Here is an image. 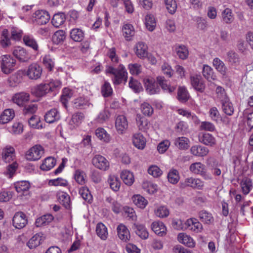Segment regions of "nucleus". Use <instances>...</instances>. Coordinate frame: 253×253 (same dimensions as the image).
<instances>
[{"label":"nucleus","mask_w":253,"mask_h":253,"mask_svg":"<svg viewBox=\"0 0 253 253\" xmlns=\"http://www.w3.org/2000/svg\"><path fill=\"white\" fill-rule=\"evenodd\" d=\"M133 145L138 149L142 150L146 145V139L140 132H137L133 134L132 137Z\"/></svg>","instance_id":"19"},{"label":"nucleus","mask_w":253,"mask_h":253,"mask_svg":"<svg viewBox=\"0 0 253 253\" xmlns=\"http://www.w3.org/2000/svg\"><path fill=\"white\" fill-rule=\"evenodd\" d=\"M56 163V161L54 158L49 157L44 159L40 168L42 170L48 171L55 166Z\"/></svg>","instance_id":"42"},{"label":"nucleus","mask_w":253,"mask_h":253,"mask_svg":"<svg viewBox=\"0 0 253 253\" xmlns=\"http://www.w3.org/2000/svg\"><path fill=\"white\" fill-rule=\"evenodd\" d=\"M72 106L74 109L83 110L92 108L93 105L87 96L82 95L75 98L72 101Z\"/></svg>","instance_id":"4"},{"label":"nucleus","mask_w":253,"mask_h":253,"mask_svg":"<svg viewBox=\"0 0 253 253\" xmlns=\"http://www.w3.org/2000/svg\"><path fill=\"white\" fill-rule=\"evenodd\" d=\"M177 239L180 243L189 248H194L195 246V242L193 239L184 233H179Z\"/></svg>","instance_id":"23"},{"label":"nucleus","mask_w":253,"mask_h":253,"mask_svg":"<svg viewBox=\"0 0 253 253\" xmlns=\"http://www.w3.org/2000/svg\"><path fill=\"white\" fill-rule=\"evenodd\" d=\"M66 16L63 12L55 14L52 19V24L55 27H59L65 21Z\"/></svg>","instance_id":"38"},{"label":"nucleus","mask_w":253,"mask_h":253,"mask_svg":"<svg viewBox=\"0 0 253 253\" xmlns=\"http://www.w3.org/2000/svg\"><path fill=\"white\" fill-rule=\"evenodd\" d=\"M206 168L205 166L200 162L192 164L189 168L190 170L193 173L200 174Z\"/></svg>","instance_id":"53"},{"label":"nucleus","mask_w":253,"mask_h":253,"mask_svg":"<svg viewBox=\"0 0 253 253\" xmlns=\"http://www.w3.org/2000/svg\"><path fill=\"white\" fill-rule=\"evenodd\" d=\"M0 44L3 48H6L11 45L8 31L7 29H3L2 31Z\"/></svg>","instance_id":"49"},{"label":"nucleus","mask_w":253,"mask_h":253,"mask_svg":"<svg viewBox=\"0 0 253 253\" xmlns=\"http://www.w3.org/2000/svg\"><path fill=\"white\" fill-rule=\"evenodd\" d=\"M74 95V91L68 88H64L62 90V94L61 96V101L65 106L67 101Z\"/></svg>","instance_id":"52"},{"label":"nucleus","mask_w":253,"mask_h":253,"mask_svg":"<svg viewBox=\"0 0 253 253\" xmlns=\"http://www.w3.org/2000/svg\"><path fill=\"white\" fill-rule=\"evenodd\" d=\"M65 33L62 30H58L56 31L52 36V41L56 44H58L63 42L65 39Z\"/></svg>","instance_id":"56"},{"label":"nucleus","mask_w":253,"mask_h":253,"mask_svg":"<svg viewBox=\"0 0 253 253\" xmlns=\"http://www.w3.org/2000/svg\"><path fill=\"white\" fill-rule=\"evenodd\" d=\"M101 92L104 97H109L112 94L113 89L108 82L105 81L104 84L102 85Z\"/></svg>","instance_id":"54"},{"label":"nucleus","mask_w":253,"mask_h":253,"mask_svg":"<svg viewBox=\"0 0 253 253\" xmlns=\"http://www.w3.org/2000/svg\"><path fill=\"white\" fill-rule=\"evenodd\" d=\"M135 52L137 56L140 58H144L148 54L147 46L143 42H138L135 47Z\"/></svg>","instance_id":"26"},{"label":"nucleus","mask_w":253,"mask_h":253,"mask_svg":"<svg viewBox=\"0 0 253 253\" xmlns=\"http://www.w3.org/2000/svg\"><path fill=\"white\" fill-rule=\"evenodd\" d=\"M190 152L192 154L198 157H204L208 155L209 150L208 148L201 146L194 145L191 147Z\"/></svg>","instance_id":"25"},{"label":"nucleus","mask_w":253,"mask_h":253,"mask_svg":"<svg viewBox=\"0 0 253 253\" xmlns=\"http://www.w3.org/2000/svg\"><path fill=\"white\" fill-rule=\"evenodd\" d=\"M168 179L170 183L172 184L176 183L179 179L178 171L176 169L171 170L168 174Z\"/></svg>","instance_id":"63"},{"label":"nucleus","mask_w":253,"mask_h":253,"mask_svg":"<svg viewBox=\"0 0 253 253\" xmlns=\"http://www.w3.org/2000/svg\"><path fill=\"white\" fill-rule=\"evenodd\" d=\"M84 118V116L83 113L77 112L72 115L71 124H74L78 126L82 123Z\"/></svg>","instance_id":"64"},{"label":"nucleus","mask_w":253,"mask_h":253,"mask_svg":"<svg viewBox=\"0 0 253 253\" xmlns=\"http://www.w3.org/2000/svg\"><path fill=\"white\" fill-rule=\"evenodd\" d=\"M133 203L138 208L143 209L148 204V201L140 195H134L132 198Z\"/></svg>","instance_id":"46"},{"label":"nucleus","mask_w":253,"mask_h":253,"mask_svg":"<svg viewBox=\"0 0 253 253\" xmlns=\"http://www.w3.org/2000/svg\"><path fill=\"white\" fill-rule=\"evenodd\" d=\"M123 35L127 41H129L134 35L135 30L133 26L130 24H125L122 28Z\"/></svg>","instance_id":"35"},{"label":"nucleus","mask_w":253,"mask_h":253,"mask_svg":"<svg viewBox=\"0 0 253 253\" xmlns=\"http://www.w3.org/2000/svg\"><path fill=\"white\" fill-rule=\"evenodd\" d=\"M42 241V237L39 234H36L28 241L27 245L30 249H34L40 245Z\"/></svg>","instance_id":"40"},{"label":"nucleus","mask_w":253,"mask_h":253,"mask_svg":"<svg viewBox=\"0 0 253 253\" xmlns=\"http://www.w3.org/2000/svg\"><path fill=\"white\" fill-rule=\"evenodd\" d=\"M215 93L217 97L219 99L220 102H222L225 100L229 99V97L227 96L225 90L223 87L221 86H218L216 88Z\"/></svg>","instance_id":"61"},{"label":"nucleus","mask_w":253,"mask_h":253,"mask_svg":"<svg viewBox=\"0 0 253 253\" xmlns=\"http://www.w3.org/2000/svg\"><path fill=\"white\" fill-rule=\"evenodd\" d=\"M223 112L228 116H232L234 112L232 103L230 101L229 98L221 102Z\"/></svg>","instance_id":"44"},{"label":"nucleus","mask_w":253,"mask_h":253,"mask_svg":"<svg viewBox=\"0 0 253 253\" xmlns=\"http://www.w3.org/2000/svg\"><path fill=\"white\" fill-rule=\"evenodd\" d=\"M46 84H41L33 87L31 89L32 94L37 97H42L49 92Z\"/></svg>","instance_id":"12"},{"label":"nucleus","mask_w":253,"mask_h":253,"mask_svg":"<svg viewBox=\"0 0 253 253\" xmlns=\"http://www.w3.org/2000/svg\"><path fill=\"white\" fill-rule=\"evenodd\" d=\"M95 135L100 140L109 142L110 141V136L106 131L102 127H99L95 130Z\"/></svg>","instance_id":"47"},{"label":"nucleus","mask_w":253,"mask_h":253,"mask_svg":"<svg viewBox=\"0 0 253 253\" xmlns=\"http://www.w3.org/2000/svg\"><path fill=\"white\" fill-rule=\"evenodd\" d=\"M137 126L139 130L146 131L150 126V124L148 120L140 115H137L136 118Z\"/></svg>","instance_id":"30"},{"label":"nucleus","mask_w":253,"mask_h":253,"mask_svg":"<svg viewBox=\"0 0 253 253\" xmlns=\"http://www.w3.org/2000/svg\"><path fill=\"white\" fill-rule=\"evenodd\" d=\"M155 213L160 218H165L169 215V212L165 206H160L155 210Z\"/></svg>","instance_id":"62"},{"label":"nucleus","mask_w":253,"mask_h":253,"mask_svg":"<svg viewBox=\"0 0 253 253\" xmlns=\"http://www.w3.org/2000/svg\"><path fill=\"white\" fill-rule=\"evenodd\" d=\"M50 15L45 10L36 11L33 15V21L39 25L46 24L50 19Z\"/></svg>","instance_id":"7"},{"label":"nucleus","mask_w":253,"mask_h":253,"mask_svg":"<svg viewBox=\"0 0 253 253\" xmlns=\"http://www.w3.org/2000/svg\"><path fill=\"white\" fill-rule=\"evenodd\" d=\"M23 41L26 46L31 48L35 52H39V45L37 40L33 36L25 35L23 37Z\"/></svg>","instance_id":"14"},{"label":"nucleus","mask_w":253,"mask_h":253,"mask_svg":"<svg viewBox=\"0 0 253 253\" xmlns=\"http://www.w3.org/2000/svg\"><path fill=\"white\" fill-rule=\"evenodd\" d=\"M58 200L66 209L70 208V197L69 195L63 191L57 194Z\"/></svg>","instance_id":"33"},{"label":"nucleus","mask_w":253,"mask_h":253,"mask_svg":"<svg viewBox=\"0 0 253 253\" xmlns=\"http://www.w3.org/2000/svg\"><path fill=\"white\" fill-rule=\"evenodd\" d=\"M43 154V147L40 145H36L26 152V158L29 161H38L41 158Z\"/></svg>","instance_id":"3"},{"label":"nucleus","mask_w":253,"mask_h":253,"mask_svg":"<svg viewBox=\"0 0 253 253\" xmlns=\"http://www.w3.org/2000/svg\"><path fill=\"white\" fill-rule=\"evenodd\" d=\"M96 232L97 235L103 240H106L108 237V231L106 226L102 223H99L97 224L96 227Z\"/></svg>","instance_id":"48"},{"label":"nucleus","mask_w":253,"mask_h":253,"mask_svg":"<svg viewBox=\"0 0 253 253\" xmlns=\"http://www.w3.org/2000/svg\"><path fill=\"white\" fill-rule=\"evenodd\" d=\"M132 228L135 233L141 238L146 239L148 237L149 233L143 225L134 223L133 225Z\"/></svg>","instance_id":"29"},{"label":"nucleus","mask_w":253,"mask_h":253,"mask_svg":"<svg viewBox=\"0 0 253 253\" xmlns=\"http://www.w3.org/2000/svg\"><path fill=\"white\" fill-rule=\"evenodd\" d=\"M42 68L37 64L30 65L28 69L27 75L31 79H39L42 73Z\"/></svg>","instance_id":"11"},{"label":"nucleus","mask_w":253,"mask_h":253,"mask_svg":"<svg viewBox=\"0 0 253 253\" xmlns=\"http://www.w3.org/2000/svg\"><path fill=\"white\" fill-rule=\"evenodd\" d=\"M188 125L184 121H180L177 123L174 127L176 132L180 134H184L188 130Z\"/></svg>","instance_id":"57"},{"label":"nucleus","mask_w":253,"mask_h":253,"mask_svg":"<svg viewBox=\"0 0 253 253\" xmlns=\"http://www.w3.org/2000/svg\"><path fill=\"white\" fill-rule=\"evenodd\" d=\"M213 65L215 69L222 76H225L227 72V67L224 63L218 58L213 60Z\"/></svg>","instance_id":"36"},{"label":"nucleus","mask_w":253,"mask_h":253,"mask_svg":"<svg viewBox=\"0 0 253 253\" xmlns=\"http://www.w3.org/2000/svg\"><path fill=\"white\" fill-rule=\"evenodd\" d=\"M70 37L75 42H81L84 38V32L80 28H73L70 32Z\"/></svg>","instance_id":"24"},{"label":"nucleus","mask_w":253,"mask_h":253,"mask_svg":"<svg viewBox=\"0 0 253 253\" xmlns=\"http://www.w3.org/2000/svg\"><path fill=\"white\" fill-rule=\"evenodd\" d=\"M13 54L16 58L22 62L27 61L29 58L26 50L22 47H17L13 50Z\"/></svg>","instance_id":"27"},{"label":"nucleus","mask_w":253,"mask_h":253,"mask_svg":"<svg viewBox=\"0 0 253 253\" xmlns=\"http://www.w3.org/2000/svg\"><path fill=\"white\" fill-rule=\"evenodd\" d=\"M106 73L112 75V80L115 85L121 84H126L127 80V73L125 67L120 64L118 67L115 65H108L106 66Z\"/></svg>","instance_id":"1"},{"label":"nucleus","mask_w":253,"mask_h":253,"mask_svg":"<svg viewBox=\"0 0 253 253\" xmlns=\"http://www.w3.org/2000/svg\"><path fill=\"white\" fill-rule=\"evenodd\" d=\"M60 119L59 112L56 108H53L48 111L44 115L45 121L49 124L53 123Z\"/></svg>","instance_id":"16"},{"label":"nucleus","mask_w":253,"mask_h":253,"mask_svg":"<svg viewBox=\"0 0 253 253\" xmlns=\"http://www.w3.org/2000/svg\"><path fill=\"white\" fill-rule=\"evenodd\" d=\"M119 238L124 242H127L130 238L129 231L123 224L119 225L117 228Z\"/></svg>","instance_id":"20"},{"label":"nucleus","mask_w":253,"mask_h":253,"mask_svg":"<svg viewBox=\"0 0 253 253\" xmlns=\"http://www.w3.org/2000/svg\"><path fill=\"white\" fill-rule=\"evenodd\" d=\"M145 25L146 28L150 31H153L156 25L155 18L154 15L148 14L145 16Z\"/></svg>","instance_id":"51"},{"label":"nucleus","mask_w":253,"mask_h":253,"mask_svg":"<svg viewBox=\"0 0 253 253\" xmlns=\"http://www.w3.org/2000/svg\"><path fill=\"white\" fill-rule=\"evenodd\" d=\"M15 158V150L12 147H6L2 150V158L6 163H9Z\"/></svg>","instance_id":"28"},{"label":"nucleus","mask_w":253,"mask_h":253,"mask_svg":"<svg viewBox=\"0 0 253 253\" xmlns=\"http://www.w3.org/2000/svg\"><path fill=\"white\" fill-rule=\"evenodd\" d=\"M189 98L187 90L184 87H179L177 92V99L181 102H186Z\"/></svg>","instance_id":"55"},{"label":"nucleus","mask_w":253,"mask_h":253,"mask_svg":"<svg viewBox=\"0 0 253 253\" xmlns=\"http://www.w3.org/2000/svg\"><path fill=\"white\" fill-rule=\"evenodd\" d=\"M203 75L209 81H211L216 79L213 69L209 65H204L203 68Z\"/></svg>","instance_id":"43"},{"label":"nucleus","mask_w":253,"mask_h":253,"mask_svg":"<svg viewBox=\"0 0 253 253\" xmlns=\"http://www.w3.org/2000/svg\"><path fill=\"white\" fill-rule=\"evenodd\" d=\"M180 184L182 188L190 187L194 189H201L204 186V182L199 178L188 177L186 178L184 181L181 182Z\"/></svg>","instance_id":"9"},{"label":"nucleus","mask_w":253,"mask_h":253,"mask_svg":"<svg viewBox=\"0 0 253 253\" xmlns=\"http://www.w3.org/2000/svg\"><path fill=\"white\" fill-rule=\"evenodd\" d=\"M29 126L36 129H41L42 128V125L40 118L36 115H32L28 120Z\"/></svg>","instance_id":"50"},{"label":"nucleus","mask_w":253,"mask_h":253,"mask_svg":"<svg viewBox=\"0 0 253 253\" xmlns=\"http://www.w3.org/2000/svg\"><path fill=\"white\" fill-rule=\"evenodd\" d=\"M164 2L168 12L171 14H174L177 9L175 0H164Z\"/></svg>","instance_id":"59"},{"label":"nucleus","mask_w":253,"mask_h":253,"mask_svg":"<svg viewBox=\"0 0 253 253\" xmlns=\"http://www.w3.org/2000/svg\"><path fill=\"white\" fill-rule=\"evenodd\" d=\"M199 128L201 130L210 132H213L216 130V127L214 125L208 121H203L201 122Z\"/></svg>","instance_id":"58"},{"label":"nucleus","mask_w":253,"mask_h":253,"mask_svg":"<svg viewBox=\"0 0 253 253\" xmlns=\"http://www.w3.org/2000/svg\"><path fill=\"white\" fill-rule=\"evenodd\" d=\"M128 127L126 117L123 115L117 116L115 120V128L119 134H124L126 132Z\"/></svg>","instance_id":"5"},{"label":"nucleus","mask_w":253,"mask_h":253,"mask_svg":"<svg viewBox=\"0 0 253 253\" xmlns=\"http://www.w3.org/2000/svg\"><path fill=\"white\" fill-rule=\"evenodd\" d=\"M108 182L112 190L119 189L120 187L121 182L118 178L115 175H110L108 178Z\"/></svg>","instance_id":"60"},{"label":"nucleus","mask_w":253,"mask_h":253,"mask_svg":"<svg viewBox=\"0 0 253 253\" xmlns=\"http://www.w3.org/2000/svg\"><path fill=\"white\" fill-rule=\"evenodd\" d=\"M152 230L160 236H163L166 234V227L161 221H155L151 224Z\"/></svg>","instance_id":"22"},{"label":"nucleus","mask_w":253,"mask_h":253,"mask_svg":"<svg viewBox=\"0 0 253 253\" xmlns=\"http://www.w3.org/2000/svg\"><path fill=\"white\" fill-rule=\"evenodd\" d=\"M189 140L184 136L176 138L174 141L175 145L181 150H186L189 147Z\"/></svg>","instance_id":"37"},{"label":"nucleus","mask_w":253,"mask_h":253,"mask_svg":"<svg viewBox=\"0 0 253 253\" xmlns=\"http://www.w3.org/2000/svg\"><path fill=\"white\" fill-rule=\"evenodd\" d=\"M145 87L147 92L150 94L158 93L160 88L158 84L155 83L153 80L147 79L144 80Z\"/></svg>","instance_id":"17"},{"label":"nucleus","mask_w":253,"mask_h":253,"mask_svg":"<svg viewBox=\"0 0 253 253\" xmlns=\"http://www.w3.org/2000/svg\"><path fill=\"white\" fill-rule=\"evenodd\" d=\"M157 82L162 88L165 91L171 93L175 89V87L170 86L169 82L164 77L160 76L157 77Z\"/></svg>","instance_id":"21"},{"label":"nucleus","mask_w":253,"mask_h":253,"mask_svg":"<svg viewBox=\"0 0 253 253\" xmlns=\"http://www.w3.org/2000/svg\"><path fill=\"white\" fill-rule=\"evenodd\" d=\"M191 83L193 88L198 91L203 92L205 88V84L200 75H194L190 77Z\"/></svg>","instance_id":"13"},{"label":"nucleus","mask_w":253,"mask_h":253,"mask_svg":"<svg viewBox=\"0 0 253 253\" xmlns=\"http://www.w3.org/2000/svg\"><path fill=\"white\" fill-rule=\"evenodd\" d=\"M30 99V95L24 92H19L15 94L12 97L13 102L19 106H23L28 102Z\"/></svg>","instance_id":"15"},{"label":"nucleus","mask_w":253,"mask_h":253,"mask_svg":"<svg viewBox=\"0 0 253 253\" xmlns=\"http://www.w3.org/2000/svg\"><path fill=\"white\" fill-rule=\"evenodd\" d=\"M0 61L1 70L3 74L8 75L15 70L16 60L11 56L7 54L2 55Z\"/></svg>","instance_id":"2"},{"label":"nucleus","mask_w":253,"mask_h":253,"mask_svg":"<svg viewBox=\"0 0 253 253\" xmlns=\"http://www.w3.org/2000/svg\"><path fill=\"white\" fill-rule=\"evenodd\" d=\"M234 14L231 9L225 8L221 13V20L226 24H230L234 20Z\"/></svg>","instance_id":"41"},{"label":"nucleus","mask_w":253,"mask_h":253,"mask_svg":"<svg viewBox=\"0 0 253 253\" xmlns=\"http://www.w3.org/2000/svg\"><path fill=\"white\" fill-rule=\"evenodd\" d=\"M54 219L53 215L51 214H46L38 218L35 222L37 227H41L48 225Z\"/></svg>","instance_id":"34"},{"label":"nucleus","mask_w":253,"mask_h":253,"mask_svg":"<svg viewBox=\"0 0 253 253\" xmlns=\"http://www.w3.org/2000/svg\"><path fill=\"white\" fill-rule=\"evenodd\" d=\"M92 165L97 169L106 171L109 168V161L102 155H95L92 159Z\"/></svg>","instance_id":"6"},{"label":"nucleus","mask_w":253,"mask_h":253,"mask_svg":"<svg viewBox=\"0 0 253 253\" xmlns=\"http://www.w3.org/2000/svg\"><path fill=\"white\" fill-rule=\"evenodd\" d=\"M28 222V219L26 214L22 212L18 211L15 213L13 219V225L17 229L24 228Z\"/></svg>","instance_id":"8"},{"label":"nucleus","mask_w":253,"mask_h":253,"mask_svg":"<svg viewBox=\"0 0 253 253\" xmlns=\"http://www.w3.org/2000/svg\"><path fill=\"white\" fill-rule=\"evenodd\" d=\"M121 177L125 184L130 186L134 182V176L132 172L127 170L122 171Z\"/></svg>","instance_id":"39"},{"label":"nucleus","mask_w":253,"mask_h":253,"mask_svg":"<svg viewBox=\"0 0 253 253\" xmlns=\"http://www.w3.org/2000/svg\"><path fill=\"white\" fill-rule=\"evenodd\" d=\"M15 116L14 111L11 109H7L4 110L0 116V124L7 123L13 119Z\"/></svg>","instance_id":"32"},{"label":"nucleus","mask_w":253,"mask_h":253,"mask_svg":"<svg viewBox=\"0 0 253 253\" xmlns=\"http://www.w3.org/2000/svg\"><path fill=\"white\" fill-rule=\"evenodd\" d=\"M185 224L186 228L197 233L201 232L202 230V225L196 218H193L187 219Z\"/></svg>","instance_id":"18"},{"label":"nucleus","mask_w":253,"mask_h":253,"mask_svg":"<svg viewBox=\"0 0 253 253\" xmlns=\"http://www.w3.org/2000/svg\"><path fill=\"white\" fill-rule=\"evenodd\" d=\"M226 60L232 66H237L240 63L239 54L234 50H229L227 52Z\"/></svg>","instance_id":"31"},{"label":"nucleus","mask_w":253,"mask_h":253,"mask_svg":"<svg viewBox=\"0 0 253 253\" xmlns=\"http://www.w3.org/2000/svg\"><path fill=\"white\" fill-rule=\"evenodd\" d=\"M198 140L201 143L208 146H214L216 143L215 138L211 134L206 132L199 133Z\"/></svg>","instance_id":"10"},{"label":"nucleus","mask_w":253,"mask_h":253,"mask_svg":"<svg viewBox=\"0 0 253 253\" xmlns=\"http://www.w3.org/2000/svg\"><path fill=\"white\" fill-rule=\"evenodd\" d=\"M177 55L181 59H186L188 56L189 51L187 48L183 45H178L175 47Z\"/></svg>","instance_id":"45"}]
</instances>
